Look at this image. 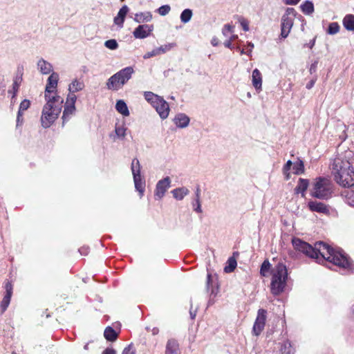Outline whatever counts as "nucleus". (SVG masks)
Instances as JSON below:
<instances>
[{
    "instance_id": "nucleus-18",
    "label": "nucleus",
    "mask_w": 354,
    "mask_h": 354,
    "mask_svg": "<svg viewBox=\"0 0 354 354\" xmlns=\"http://www.w3.org/2000/svg\"><path fill=\"white\" fill-rule=\"evenodd\" d=\"M175 125L178 128H185L189 124V118L185 113H178L173 119Z\"/></svg>"
},
{
    "instance_id": "nucleus-39",
    "label": "nucleus",
    "mask_w": 354,
    "mask_h": 354,
    "mask_svg": "<svg viewBox=\"0 0 354 354\" xmlns=\"http://www.w3.org/2000/svg\"><path fill=\"white\" fill-rule=\"evenodd\" d=\"M293 166V163L291 160H288L286 165L283 166V173L286 176V178L288 180L290 178V169L291 167Z\"/></svg>"
},
{
    "instance_id": "nucleus-13",
    "label": "nucleus",
    "mask_w": 354,
    "mask_h": 354,
    "mask_svg": "<svg viewBox=\"0 0 354 354\" xmlns=\"http://www.w3.org/2000/svg\"><path fill=\"white\" fill-rule=\"evenodd\" d=\"M266 310L264 309H259L258 310L257 316L253 326V333L256 335H259L263 330L266 320Z\"/></svg>"
},
{
    "instance_id": "nucleus-50",
    "label": "nucleus",
    "mask_w": 354,
    "mask_h": 354,
    "mask_svg": "<svg viewBox=\"0 0 354 354\" xmlns=\"http://www.w3.org/2000/svg\"><path fill=\"white\" fill-rule=\"evenodd\" d=\"M102 354H116V351L112 348H107Z\"/></svg>"
},
{
    "instance_id": "nucleus-49",
    "label": "nucleus",
    "mask_w": 354,
    "mask_h": 354,
    "mask_svg": "<svg viewBox=\"0 0 354 354\" xmlns=\"http://www.w3.org/2000/svg\"><path fill=\"white\" fill-rule=\"evenodd\" d=\"M23 114L18 112L17 118V126L21 125L23 123Z\"/></svg>"
},
{
    "instance_id": "nucleus-26",
    "label": "nucleus",
    "mask_w": 354,
    "mask_h": 354,
    "mask_svg": "<svg viewBox=\"0 0 354 354\" xmlns=\"http://www.w3.org/2000/svg\"><path fill=\"white\" fill-rule=\"evenodd\" d=\"M309 182L307 179L299 178L298 184L295 188V192L299 194L301 193L302 196H305V192L308 189Z\"/></svg>"
},
{
    "instance_id": "nucleus-12",
    "label": "nucleus",
    "mask_w": 354,
    "mask_h": 354,
    "mask_svg": "<svg viewBox=\"0 0 354 354\" xmlns=\"http://www.w3.org/2000/svg\"><path fill=\"white\" fill-rule=\"evenodd\" d=\"M153 29L152 24H140L134 29L133 35L136 39H145L151 35Z\"/></svg>"
},
{
    "instance_id": "nucleus-30",
    "label": "nucleus",
    "mask_w": 354,
    "mask_h": 354,
    "mask_svg": "<svg viewBox=\"0 0 354 354\" xmlns=\"http://www.w3.org/2000/svg\"><path fill=\"white\" fill-rule=\"evenodd\" d=\"M293 174L296 175L302 174L304 173V164L302 160H298L293 163L292 166Z\"/></svg>"
},
{
    "instance_id": "nucleus-16",
    "label": "nucleus",
    "mask_w": 354,
    "mask_h": 354,
    "mask_svg": "<svg viewBox=\"0 0 354 354\" xmlns=\"http://www.w3.org/2000/svg\"><path fill=\"white\" fill-rule=\"evenodd\" d=\"M129 8L127 6L124 5L118 11V15L114 17V24L119 28H122L124 22L125 17L129 12Z\"/></svg>"
},
{
    "instance_id": "nucleus-5",
    "label": "nucleus",
    "mask_w": 354,
    "mask_h": 354,
    "mask_svg": "<svg viewBox=\"0 0 354 354\" xmlns=\"http://www.w3.org/2000/svg\"><path fill=\"white\" fill-rule=\"evenodd\" d=\"M134 73L132 66L124 68L111 76L106 82V87L109 90L118 91L131 78Z\"/></svg>"
},
{
    "instance_id": "nucleus-8",
    "label": "nucleus",
    "mask_w": 354,
    "mask_h": 354,
    "mask_svg": "<svg viewBox=\"0 0 354 354\" xmlns=\"http://www.w3.org/2000/svg\"><path fill=\"white\" fill-rule=\"evenodd\" d=\"M131 169L133 178L135 189L139 192L140 196L142 197L145 189V181L141 176V165L137 158H133L131 162Z\"/></svg>"
},
{
    "instance_id": "nucleus-31",
    "label": "nucleus",
    "mask_w": 354,
    "mask_h": 354,
    "mask_svg": "<svg viewBox=\"0 0 354 354\" xmlns=\"http://www.w3.org/2000/svg\"><path fill=\"white\" fill-rule=\"evenodd\" d=\"M75 111V106H71L65 104L64 110L63 112L62 119L64 122L69 118L71 115L74 114Z\"/></svg>"
},
{
    "instance_id": "nucleus-54",
    "label": "nucleus",
    "mask_w": 354,
    "mask_h": 354,
    "mask_svg": "<svg viewBox=\"0 0 354 354\" xmlns=\"http://www.w3.org/2000/svg\"><path fill=\"white\" fill-rule=\"evenodd\" d=\"M315 39H313L310 40V42L308 44H306V46L308 47H309L310 48H313V46H315Z\"/></svg>"
},
{
    "instance_id": "nucleus-34",
    "label": "nucleus",
    "mask_w": 354,
    "mask_h": 354,
    "mask_svg": "<svg viewBox=\"0 0 354 354\" xmlns=\"http://www.w3.org/2000/svg\"><path fill=\"white\" fill-rule=\"evenodd\" d=\"M192 17V11L190 9L184 10L180 15V20L183 23L189 22Z\"/></svg>"
},
{
    "instance_id": "nucleus-2",
    "label": "nucleus",
    "mask_w": 354,
    "mask_h": 354,
    "mask_svg": "<svg viewBox=\"0 0 354 354\" xmlns=\"http://www.w3.org/2000/svg\"><path fill=\"white\" fill-rule=\"evenodd\" d=\"M333 169L337 183L344 187L354 185V171L349 161L337 158L334 161Z\"/></svg>"
},
{
    "instance_id": "nucleus-36",
    "label": "nucleus",
    "mask_w": 354,
    "mask_h": 354,
    "mask_svg": "<svg viewBox=\"0 0 354 354\" xmlns=\"http://www.w3.org/2000/svg\"><path fill=\"white\" fill-rule=\"evenodd\" d=\"M270 268V263L268 260L263 261L261 265L260 273L262 276L266 277L268 275V272Z\"/></svg>"
},
{
    "instance_id": "nucleus-43",
    "label": "nucleus",
    "mask_w": 354,
    "mask_h": 354,
    "mask_svg": "<svg viewBox=\"0 0 354 354\" xmlns=\"http://www.w3.org/2000/svg\"><path fill=\"white\" fill-rule=\"evenodd\" d=\"M234 32V27L230 24L224 26L222 32L225 37H229Z\"/></svg>"
},
{
    "instance_id": "nucleus-42",
    "label": "nucleus",
    "mask_w": 354,
    "mask_h": 354,
    "mask_svg": "<svg viewBox=\"0 0 354 354\" xmlns=\"http://www.w3.org/2000/svg\"><path fill=\"white\" fill-rule=\"evenodd\" d=\"M77 97L75 94L69 93L66 98V104L67 105L75 106Z\"/></svg>"
},
{
    "instance_id": "nucleus-17",
    "label": "nucleus",
    "mask_w": 354,
    "mask_h": 354,
    "mask_svg": "<svg viewBox=\"0 0 354 354\" xmlns=\"http://www.w3.org/2000/svg\"><path fill=\"white\" fill-rule=\"evenodd\" d=\"M153 19V15L149 11L139 12L134 15L133 21L138 24L150 22Z\"/></svg>"
},
{
    "instance_id": "nucleus-60",
    "label": "nucleus",
    "mask_w": 354,
    "mask_h": 354,
    "mask_svg": "<svg viewBox=\"0 0 354 354\" xmlns=\"http://www.w3.org/2000/svg\"><path fill=\"white\" fill-rule=\"evenodd\" d=\"M209 281H210V275L208 274V276H207V286L209 285Z\"/></svg>"
},
{
    "instance_id": "nucleus-44",
    "label": "nucleus",
    "mask_w": 354,
    "mask_h": 354,
    "mask_svg": "<svg viewBox=\"0 0 354 354\" xmlns=\"http://www.w3.org/2000/svg\"><path fill=\"white\" fill-rule=\"evenodd\" d=\"M170 10H171V8L169 5H164V6H160L158 9V12L161 16H165L169 12Z\"/></svg>"
},
{
    "instance_id": "nucleus-52",
    "label": "nucleus",
    "mask_w": 354,
    "mask_h": 354,
    "mask_svg": "<svg viewBox=\"0 0 354 354\" xmlns=\"http://www.w3.org/2000/svg\"><path fill=\"white\" fill-rule=\"evenodd\" d=\"M79 251L82 254L86 255L88 252V248L86 247H82L79 250Z\"/></svg>"
},
{
    "instance_id": "nucleus-63",
    "label": "nucleus",
    "mask_w": 354,
    "mask_h": 354,
    "mask_svg": "<svg viewBox=\"0 0 354 354\" xmlns=\"http://www.w3.org/2000/svg\"><path fill=\"white\" fill-rule=\"evenodd\" d=\"M314 68H316V66H314V67H313V66H311L310 68V71H312L313 69H314Z\"/></svg>"
},
{
    "instance_id": "nucleus-33",
    "label": "nucleus",
    "mask_w": 354,
    "mask_h": 354,
    "mask_svg": "<svg viewBox=\"0 0 354 354\" xmlns=\"http://www.w3.org/2000/svg\"><path fill=\"white\" fill-rule=\"evenodd\" d=\"M281 354H294V349L292 348L289 342H285L280 348Z\"/></svg>"
},
{
    "instance_id": "nucleus-19",
    "label": "nucleus",
    "mask_w": 354,
    "mask_h": 354,
    "mask_svg": "<svg viewBox=\"0 0 354 354\" xmlns=\"http://www.w3.org/2000/svg\"><path fill=\"white\" fill-rule=\"evenodd\" d=\"M252 83L254 88L260 92L262 89V75L261 72L257 69L252 71Z\"/></svg>"
},
{
    "instance_id": "nucleus-27",
    "label": "nucleus",
    "mask_w": 354,
    "mask_h": 354,
    "mask_svg": "<svg viewBox=\"0 0 354 354\" xmlns=\"http://www.w3.org/2000/svg\"><path fill=\"white\" fill-rule=\"evenodd\" d=\"M343 25L346 30L354 31V15H346L343 19Z\"/></svg>"
},
{
    "instance_id": "nucleus-10",
    "label": "nucleus",
    "mask_w": 354,
    "mask_h": 354,
    "mask_svg": "<svg viewBox=\"0 0 354 354\" xmlns=\"http://www.w3.org/2000/svg\"><path fill=\"white\" fill-rule=\"evenodd\" d=\"M59 80V75L52 73L48 78L44 91L45 99L62 98L57 93V86Z\"/></svg>"
},
{
    "instance_id": "nucleus-29",
    "label": "nucleus",
    "mask_w": 354,
    "mask_h": 354,
    "mask_svg": "<svg viewBox=\"0 0 354 354\" xmlns=\"http://www.w3.org/2000/svg\"><path fill=\"white\" fill-rule=\"evenodd\" d=\"M104 337L110 342H114L118 337V333L110 326L106 327L104 333Z\"/></svg>"
},
{
    "instance_id": "nucleus-35",
    "label": "nucleus",
    "mask_w": 354,
    "mask_h": 354,
    "mask_svg": "<svg viewBox=\"0 0 354 354\" xmlns=\"http://www.w3.org/2000/svg\"><path fill=\"white\" fill-rule=\"evenodd\" d=\"M339 30V26L337 22L330 23L328 26L327 32L329 35H335Z\"/></svg>"
},
{
    "instance_id": "nucleus-62",
    "label": "nucleus",
    "mask_w": 354,
    "mask_h": 354,
    "mask_svg": "<svg viewBox=\"0 0 354 354\" xmlns=\"http://www.w3.org/2000/svg\"><path fill=\"white\" fill-rule=\"evenodd\" d=\"M314 68H316V66H314V67H313V66H311L310 68V71H312L313 69H314Z\"/></svg>"
},
{
    "instance_id": "nucleus-25",
    "label": "nucleus",
    "mask_w": 354,
    "mask_h": 354,
    "mask_svg": "<svg viewBox=\"0 0 354 354\" xmlns=\"http://www.w3.org/2000/svg\"><path fill=\"white\" fill-rule=\"evenodd\" d=\"M115 109L123 116L127 117L130 114L128 106L123 100H119L116 102Z\"/></svg>"
},
{
    "instance_id": "nucleus-24",
    "label": "nucleus",
    "mask_w": 354,
    "mask_h": 354,
    "mask_svg": "<svg viewBox=\"0 0 354 354\" xmlns=\"http://www.w3.org/2000/svg\"><path fill=\"white\" fill-rule=\"evenodd\" d=\"M84 88V84L82 81L74 79L71 83L68 85V91L71 93H75L77 92H79Z\"/></svg>"
},
{
    "instance_id": "nucleus-4",
    "label": "nucleus",
    "mask_w": 354,
    "mask_h": 354,
    "mask_svg": "<svg viewBox=\"0 0 354 354\" xmlns=\"http://www.w3.org/2000/svg\"><path fill=\"white\" fill-rule=\"evenodd\" d=\"M288 270L283 263H278L272 269L270 291L274 295H279L285 290L288 281Z\"/></svg>"
},
{
    "instance_id": "nucleus-57",
    "label": "nucleus",
    "mask_w": 354,
    "mask_h": 354,
    "mask_svg": "<svg viewBox=\"0 0 354 354\" xmlns=\"http://www.w3.org/2000/svg\"><path fill=\"white\" fill-rule=\"evenodd\" d=\"M238 37L237 35H230L229 36V39L231 40L232 41H234V39H236V38Z\"/></svg>"
},
{
    "instance_id": "nucleus-64",
    "label": "nucleus",
    "mask_w": 354,
    "mask_h": 354,
    "mask_svg": "<svg viewBox=\"0 0 354 354\" xmlns=\"http://www.w3.org/2000/svg\"><path fill=\"white\" fill-rule=\"evenodd\" d=\"M352 310H353V315H354V304H353V309H352Z\"/></svg>"
},
{
    "instance_id": "nucleus-23",
    "label": "nucleus",
    "mask_w": 354,
    "mask_h": 354,
    "mask_svg": "<svg viewBox=\"0 0 354 354\" xmlns=\"http://www.w3.org/2000/svg\"><path fill=\"white\" fill-rule=\"evenodd\" d=\"M189 193V189L185 187H178L171 191L174 198L177 201H182Z\"/></svg>"
},
{
    "instance_id": "nucleus-41",
    "label": "nucleus",
    "mask_w": 354,
    "mask_h": 354,
    "mask_svg": "<svg viewBox=\"0 0 354 354\" xmlns=\"http://www.w3.org/2000/svg\"><path fill=\"white\" fill-rule=\"evenodd\" d=\"M173 47V44H167L160 47L156 48V49L158 50V54L160 55L170 50Z\"/></svg>"
},
{
    "instance_id": "nucleus-48",
    "label": "nucleus",
    "mask_w": 354,
    "mask_h": 354,
    "mask_svg": "<svg viewBox=\"0 0 354 354\" xmlns=\"http://www.w3.org/2000/svg\"><path fill=\"white\" fill-rule=\"evenodd\" d=\"M194 205V210L198 212V213H201L202 212V208H201V201H200V199L198 198H196V203Z\"/></svg>"
},
{
    "instance_id": "nucleus-56",
    "label": "nucleus",
    "mask_w": 354,
    "mask_h": 354,
    "mask_svg": "<svg viewBox=\"0 0 354 354\" xmlns=\"http://www.w3.org/2000/svg\"><path fill=\"white\" fill-rule=\"evenodd\" d=\"M248 47H249V50H248V55L252 52V48H254V44H252V43H249L248 44Z\"/></svg>"
},
{
    "instance_id": "nucleus-47",
    "label": "nucleus",
    "mask_w": 354,
    "mask_h": 354,
    "mask_svg": "<svg viewBox=\"0 0 354 354\" xmlns=\"http://www.w3.org/2000/svg\"><path fill=\"white\" fill-rule=\"evenodd\" d=\"M156 55H159L158 53V50L156 48L152 50L150 52H147V53H145L143 56V58L147 59H149V58H151L153 56H156Z\"/></svg>"
},
{
    "instance_id": "nucleus-37",
    "label": "nucleus",
    "mask_w": 354,
    "mask_h": 354,
    "mask_svg": "<svg viewBox=\"0 0 354 354\" xmlns=\"http://www.w3.org/2000/svg\"><path fill=\"white\" fill-rule=\"evenodd\" d=\"M104 46L106 48L110 50H116L118 48V44L117 41L114 39H109L104 42Z\"/></svg>"
},
{
    "instance_id": "nucleus-51",
    "label": "nucleus",
    "mask_w": 354,
    "mask_h": 354,
    "mask_svg": "<svg viewBox=\"0 0 354 354\" xmlns=\"http://www.w3.org/2000/svg\"><path fill=\"white\" fill-rule=\"evenodd\" d=\"M301 0H284V3L286 5H296Z\"/></svg>"
},
{
    "instance_id": "nucleus-28",
    "label": "nucleus",
    "mask_w": 354,
    "mask_h": 354,
    "mask_svg": "<svg viewBox=\"0 0 354 354\" xmlns=\"http://www.w3.org/2000/svg\"><path fill=\"white\" fill-rule=\"evenodd\" d=\"M301 10L305 15H310L314 12V5L310 1H306L300 6Z\"/></svg>"
},
{
    "instance_id": "nucleus-55",
    "label": "nucleus",
    "mask_w": 354,
    "mask_h": 354,
    "mask_svg": "<svg viewBox=\"0 0 354 354\" xmlns=\"http://www.w3.org/2000/svg\"><path fill=\"white\" fill-rule=\"evenodd\" d=\"M211 44H212L213 46H217V45H218V39H217V38H213V39H212V41H211Z\"/></svg>"
},
{
    "instance_id": "nucleus-45",
    "label": "nucleus",
    "mask_w": 354,
    "mask_h": 354,
    "mask_svg": "<svg viewBox=\"0 0 354 354\" xmlns=\"http://www.w3.org/2000/svg\"><path fill=\"white\" fill-rule=\"evenodd\" d=\"M122 354H136V351L131 344H129L124 348Z\"/></svg>"
},
{
    "instance_id": "nucleus-58",
    "label": "nucleus",
    "mask_w": 354,
    "mask_h": 354,
    "mask_svg": "<svg viewBox=\"0 0 354 354\" xmlns=\"http://www.w3.org/2000/svg\"><path fill=\"white\" fill-rule=\"evenodd\" d=\"M196 198L200 199V190L199 189H197L196 193Z\"/></svg>"
},
{
    "instance_id": "nucleus-1",
    "label": "nucleus",
    "mask_w": 354,
    "mask_h": 354,
    "mask_svg": "<svg viewBox=\"0 0 354 354\" xmlns=\"http://www.w3.org/2000/svg\"><path fill=\"white\" fill-rule=\"evenodd\" d=\"M292 245L295 250L306 256L320 260H327L339 268L353 271L354 266L342 251L335 250L324 242H317L315 248L299 239H293Z\"/></svg>"
},
{
    "instance_id": "nucleus-9",
    "label": "nucleus",
    "mask_w": 354,
    "mask_h": 354,
    "mask_svg": "<svg viewBox=\"0 0 354 354\" xmlns=\"http://www.w3.org/2000/svg\"><path fill=\"white\" fill-rule=\"evenodd\" d=\"M297 12L293 8H286L284 14L281 17V36L283 38H286L292 28L294 20L295 19Z\"/></svg>"
},
{
    "instance_id": "nucleus-21",
    "label": "nucleus",
    "mask_w": 354,
    "mask_h": 354,
    "mask_svg": "<svg viewBox=\"0 0 354 354\" xmlns=\"http://www.w3.org/2000/svg\"><path fill=\"white\" fill-rule=\"evenodd\" d=\"M22 77V71H19L14 78L12 90L9 91L10 93H12V98H15L17 96V93L23 80Z\"/></svg>"
},
{
    "instance_id": "nucleus-61",
    "label": "nucleus",
    "mask_w": 354,
    "mask_h": 354,
    "mask_svg": "<svg viewBox=\"0 0 354 354\" xmlns=\"http://www.w3.org/2000/svg\"><path fill=\"white\" fill-rule=\"evenodd\" d=\"M245 53H248V52H246L244 49H242L241 50V54H245Z\"/></svg>"
},
{
    "instance_id": "nucleus-14",
    "label": "nucleus",
    "mask_w": 354,
    "mask_h": 354,
    "mask_svg": "<svg viewBox=\"0 0 354 354\" xmlns=\"http://www.w3.org/2000/svg\"><path fill=\"white\" fill-rule=\"evenodd\" d=\"M307 206L311 212H315L320 214H328L329 209L326 205L316 201H310Z\"/></svg>"
},
{
    "instance_id": "nucleus-3",
    "label": "nucleus",
    "mask_w": 354,
    "mask_h": 354,
    "mask_svg": "<svg viewBox=\"0 0 354 354\" xmlns=\"http://www.w3.org/2000/svg\"><path fill=\"white\" fill-rule=\"evenodd\" d=\"M41 116V123L44 128L50 127L57 120L62 108L63 99H45Z\"/></svg>"
},
{
    "instance_id": "nucleus-53",
    "label": "nucleus",
    "mask_w": 354,
    "mask_h": 354,
    "mask_svg": "<svg viewBox=\"0 0 354 354\" xmlns=\"http://www.w3.org/2000/svg\"><path fill=\"white\" fill-rule=\"evenodd\" d=\"M232 41L228 39L227 41H225L224 43V45L225 47L228 48H232Z\"/></svg>"
},
{
    "instance_id": "nucleus-38",
    "label": "nucleus",
    "mask_w": 354,
    "mask_h": 354,
    "mask_svg": "<svg viewBox=\"0 0 354 354\" xmlns=\"http://www.w3.org/2000/svg\"><path fill=\"white\" fill-rule=\"evenodd\" d=\"M30 106V101L29 100H24L19 104L18 112L24 113Z\"/></svg>"
},
{
    "instance_id": "nucleus-7",
    "label": "nucleus",
    "mask_w": 354,
    "mask_h": 354,
    "mask_svg": "<svg viewBox=\"0 0 354 354\" xmlns=\"http://www.w3.org/2000/svg\"><path fill=\"white\" fill-rule=\"evenodd\" d=\"M145 100L156 109L162 119H166L169 114V106L168 103L160 96L150 92L144 93Z\"/></svg>"
},
{
    "instance_id": "nucleus-40",
    "label": "nucleus",
    "mask_w": 354,
    "mask_h": 354,
    "mask_svg": "<svg viewBox=\"0 0 354 354\" xmlns=\"http://www.w3.org/2000/svg\"><path fill=\"white\" fill-rule=\"evenodd\" d=\"M127 128L123 126H118L115 127V131L116 135L121 138H123L126 134Z\"/></svg>"
},
{
    "instance_id": "nucleus-11",
    "label": "nucleus",
    "mask_w": 354,
    "mask_h": 354,
    "mask_svg": "<svg viewBox=\"0 0 354 354\" xmlns=\"http://www.w3.org/2000/svg\"><path fill=\"white\" fill-rule=\"evenodd\" d=\"M170 184L171 179L168 176L160 180L157 183L154 192L156 200H160L165 196L166 192L170 187Z\"/></svg>"
},
{
    "instance_id": "nucleus-22",
    "label": "nucleus",
    "mask_w": 354,
    "mask_h": 354,
    "mask_svg": "<svg viewBox=\"0 0 354 354\" xmlns=\"http://www.w3.org/2000/svg\"><path fill=\"white\" fill-rule=\"evenodd\" d=\"M179 345L176 340L171 339L167 341L165 354H180Z\"/></svg>"
},
{
    "instance_id": "nucleus-15",
    "label": "nucleus",
    "mask_w": 354,
    "mask_h": 354,
    "mask_svg": "<svg viewBox=\"0 0 354 354\" xmlns=\"http://www.w3.org/2000/svg\"><path fill=\"white\" fill-rule=\"evenodd\" d=\"M38 71L43 75L51 74L53 72V65L43 58H40L37 63Z\"/></svg>"
},
{
    "instance_id": "nucleus-46",
    "label": "nucleus",
    "mask_w": 354,
    "mask_h": 354,
    "mask_svg": "<svg viewBox=\"0 0 354 354\" xmlns=\"http://www.w3.org/2000/svg\"><path fill=\"white\" fill-rule=\"evenodd\" d=\"M239 23L245 31L249 30V22L247 19L244 18H240Z\"/></svg>"
},
{
    "instance_id": "nucleus-20",
    "label": "nucleus",
    "mask_w": 354,
    "mask_h": 354,
    "mask_svg": "<svg viewBox=\"0 0 354 354\" xmlns=\"http://www.w3.org/2000/svg\"><path fill=\"white\" fill-rule=\"evenodd\" d=\"M5 288H6V295L4 296V297L1 301V304L3 311L6 310V309L8 308V306L10 304V299H11L12 294V286L10 282H7L6 283Z\"/></svg>"
},
{
    "instance_id": "nucleus-32",
    "label": "nucleus",
    "mask_w": 354,
    "mask_h": 354,
    "mask_svg": "<svg viewBox=\"0 0 354 354\" xmlns=\"http://www.w3.org/2000/svg\"><path fill=\"white\" fill-rule=\"evenodd\" d=\"M237 263L234 258L231 257L227 262V266L224 268V271L227 273L232 272L236 267Z\"/></svg>"
},
{
    "instance_id": "nucleus-59",
    "label": "nucleus",
    "mask_w": 354,
    "mask_h": 354,
    "mask_svg": "<svg viewBox=\"0 0 354 354\" xmlns=\"http://www.w3.org/2000/svg\"><path fill=\"white\" fill-rule=\"evenodd\" d=\"M158 332V328H153V334H157Z\"/></svg>"
},
{
    "instance_id": "nucleus-6",
    "label": "nucleus",
    "mask_w": 354,
    "mask_h": 354,
    "mask_svg": "<svg viewBox=\"0 0 354 354\" xmlns=\"http://www.w3.org/2000/svg\"><path fill=\"white\" fill-rule=\"evenodd\" d=\"M333 193V185L327 178H317L312 186L310 195L319 199H328Z\"/></svg>"
}]
</instances>
